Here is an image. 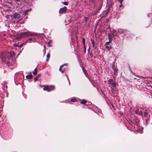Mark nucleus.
<instances>
[{
	"label": "nucleus",
	"instance_id": "nucleus-1",
	"mask_svg": "<svg viewBox=\"0 0 152 152\" xmlns=\"http://www.w3.org/2000/svg\"><path fill=\"white\" fill-rule=\"evenodd\" d=\"M13 52L2 53L1 54V58L3 61L6 63H9L10 60L15 55Z\"/></svg>",
	"mask_w": 152,
	"mask_h": 152
},
{
	"label": "nucleus",
	"instance_id": "nucleus-2",
	"mask_svg": "<svg viewBox=\"0 0 152 152\" xmlns=\"http://www.w3.org/2000/svg\"><path fill=\"white\" fill-rule=\"evenodd\" d=\"M54 86H53L46 85L44 86L43 88V90L45 91H50L54 90Z\"/></svg>",
	"mask_w": 152,
	"mask_h": 152
},
{
	"label": "nucleus",
	"instance_id": "nucleus-3",
	"mask_svg": "<svg viewBox=\"0 0 152 152\" xmlns=\"http://www.w3.org/2000/svg\"><path fill=\"white\" fill-rule=\"evenodd\" d=\"M108 83L109 84L111 85L112 87H116L117 85V83L114 82L113 80L111 79L109 80Z\"/></svg>",
	"mask_w": 152,
	"mask_h": 152
},
{
	"label": "nucleus",
	"instance_id": "nucleus-4",
	"mask_svg": "<svg viewBox=\"0 0 152 152\" xmlns=\"http://www.w3.org/2000/svg\"><path fill=\"white\" fill-rule=\"evenodd\" d=\"M20 38L23 37L25 36H30L29 31H27L25 32H22L20 33Z\"/></svg>",
	"mask_w": 152,
	"mask_h": 152
},
{
	"label": "nucleus",
	"instance_id": "nucleus-5",
	"mask_svg": "<svg viewBox=\"0 0 152 152\" xmlns=\"http://www.w3.org/2000/svg\"><path fill=\"white\" fill-rule=\"evenodd\" d=\"M67 9V7H64L63 8H61L59 11V13H62L65 12Z\"/></svg>",
	"mask_w": 152,
	"mask_h": 152
},
{
	"label": "nucleus",
	"instance_id": "nucleus-6",
	"mask_svg": "<svg viewBox=\"0 0 152 152\" xmlns=\"http://www.w3.org/2000/svg\"><path fill=\"white\" fill-rule=\"evenodd\" d=\"M20 17V15L19 14L17 13H15L14 14L13 18H17L18 19L20 20V19L19 18Z\"/></svg>",
	"mask_w": 152,
	"mask_h": 152
},
{
	"label": "nucleus",
	"instance_id": "nucleus-7",
	"mask_svg": "<svg viewBox=\"0 0 152 152\" xmlns=\"http://www.w3.org/2000/svg\"><path fill=\"white\" fill-rule=\"evenodd\" d=\"M26 77L27 79H31L32 78V75L31 72H29L28 74L26 76Z\"/></svg>",
	"mask_w": 152,
	"mask_h": 152
},
{
	"label": "nucleus",
	"instance_id": "nucleus-8",
	"mask_svg": "<svg viewBox=\"0 0 152 152\" xmlns=\"http://www.w3.org/2000/svg\"><path fill=\"white\" fill-rule=\"evenodd\" d=\"M66 65V64H64V65H63L61 66L60 67V68L59 69V70L61 71L62 73H63L64 72V69H63V65Z\"/></svg>",
	"mask_w": 152,
	"mask_h": 152
},
{
	"label": "nucleus",
	"instance_id": "nucleus-9",
	"mask_svg": "<svg viewBox=\"0 0 152 152\" xmlns=\"http://www.w3.org/2000/svg\"><path fill=\"white\" fill-rule=\"evenodd\" d=\"M113 36V34H112L110 33L108 34V37L109 39V40H111V39L112 38Z\"/></svg>",
	"mask_w": 152,
	"mask_h": 152
},
{
	"label": "nucleus",
	"instance_id": "nucleus-10",
	"mask_svg": "<svg viewBox=\"0 0 152 152\" xmlns=\"http://www.w3.org/2000/svg\"><path fill=\"white\" fill-rule=\"evenodd\" d=\"M87 102L84 99L81 100L80 103L81 104H86Z\"/></svg>",
	"mask_w": 152,
	"mask_h": 152
},
{
	"label": "nucleus",
	"instance_id": "nucleus-11",
	"mask_svg": "<svg viewBox=\"0 0 152 152\" xmlns=\"http://www.w3.org/2000/svg\"><path fill=\"white\" fill-rule=\"evenodd\" d=\"M41 75L40 74H38V75L36 77L34 78V81H36L37 80L38 78Z\"/></svg>",
	"mask_w": 152,
	"mask_h": 152
},
{
	"label": "nucleus",
	"instance_id": "nucleus-12",
	"mask_svg": "<svg viewBox=\"0 0 152 152\" xmlns=\"http://www.w3.org/2000/svg\"><path fill=\"white\" fill-rule=\"evenodd\" d=\"M105 46V48L107 49L108 50H110L111 48V46L110 45H104Z\"/></svg>",
	"mask_w": 152,
	"mask_h": 152
},
{
	"label": "nucleus",
	"instance_id": "nucleus-13",
	"mask_svg": "<svg viewBox=\"0 0 152 152\" xmlns=\"http://www.w3.org/2000/svg\"><path fill=\"white\" fill-rule=\"evenodd\" d=\"M37 69L36 68H35L34 69V71L33 72V74L34 75H36L37 74Z\"/></svg>",
	"mask_w": 152,
	"mask_h": 152
},
{
	"label": "nucleus",
	"instance_id": "nucleus-14",
	"mask_svg": "<svg viewBox=\"0 0 152 152\" xmlns=\"http://www.w3.org/2000/svg\"><path fill=\"white\" fill-rule=\"evenodd\" d=\"M50 56V54L49 53H48L47 55V59H46V61H48L49 58Z\"/></svg>",
	"mask_w": 152,
	"mask_h": 152
},
{
	"label": "nucleus",
	"instance_id": "nucleus-15",
	"mask_svg": "<svg viewBox=\"0 0 152 152\" xmlns=\"http://www.w3.org/2000/svg\"><path fill=\"white\" fill-rule=\"evenodd\" d=\"M111 42V40H109V42H107L105 43L104 45H109V44Z\"/></svg>",
	"mask_w": 152,
	"mask_h": 152
},
{
	"label": "nucleus",
	"instance_id": "nucleus-16",
	"mask_svg": "<svg viewBox=\"0 0 152 152\" xmlns=\"http://www.w3.org/2000/svg\"><path fill=\"white\" fill-rule=\"evenodd\" d=\"M31 10L30 9V10H27L26 11H25L24 12V13H23V15H26L27 14V13H28V12L29 11H30Z\"/></svg>",
	"mask_w": 152,
	"mask_h": 152
},
{
	"label": "nucleus",
	"instance_id": "nucleus-17",
	"mask_svg": "<svg viewBox=\"0 0 152 152\" xmlns=\"http://www.w3.org/2000/svg\"><path fill=\"white\" fill-rule=\"evenodd\" d=\"M29 34L30 35V36H33L34 35H35V34L34 33L30 32L29 31Z\"/></svg>",
	"mask_w": 152,
	"mask_h": 152
},
{
	"label": "nucleus",
	"instance_id": "nucleus-18",
	"mask_svg": "<svg viewBox=\"0 0 152 152\" xmlns=\"http://www.w3.org/2000/svg\"><path fill=\"white\" fill-rule=\"evenodd\" d=\"M142 130V129L141 128L140 129H138L137 130V132H139L140 133H142L141 131Z\"/></svg>",
	"mask_w": 152,
	"mask_h": 152
},
{
	"label": "nucleus",
	"instance_id": "nucleus-19",
	"mask_svg": "<svg viewBox=\"0 0 152 152\" xmlns=\"http://www.w3.org/2000/svg\"><path fill=\"white\" fill-rule=\"evenodd\" d=\"M71 101L73 102H75L76 101V100L75 98H73L71 100Z\"/></svg>",
	"mask_w": 152,
	"mask_h": 152
},
{
	"label": "nucleus",
	"instance_id": "nucleus-20",
	"mask_svg": "<svg viewBox=\"0 0 152 152\" xmlns=\"http://www.w3.org/2000/svg\"><path fill=\"white\" fill-rule=\"evenodd\" d=\"M83 72H84V74H85L86 76L88 78H89V77H88V74H87L86 72L85 71H83Z\"/></svg>",
	"mask_w": 152,
	"mask_h": 152
},
{
	"label": "nucleus",
	"instance_id": "nucleus-21",
	"mask_svg": "<svg viewBox=\"0 0 152 152\" xmlns=\"http://www.w3.org/2000/svg\"><path fill=\"white\" fill-rule=\"evenodd\" d=\"M142 112L141 110H140L139 111V112L137 114L139 115H142Z\"/></svg>",
	"mask_w": 152,
	"mask_h": 152
},
{
	"label": "nucleus",
	"instance_id": "nucleus-22",
	"mask_svg": "<svg viewBox=\"0 0 152 152\" xmlns=\"http://www.w3.org/2000/svg\"><path fill=\"white\" fill-rule=\"evenodd\" d=\"M139 110L138 109H137L135 111V113L137 114L139 112Z\"/></svg>",
	"mask_w": 152,
	"mask_h": 152
},
{
	"label": "nucleus",
	"instance_id": "nucleus-23",
	"mask_svg": "<svg viewBox=\"0 0 152 152\" xmlns=\"http://www.w3.org/2000/svg\"><path fill=\"white\" fill-rule=\"evenodd\" d=\"M111 91H112V92L113 93H114V92H115V90L114 88H113L112 87L111 88Z\"/></svg>",
	"mask_w": 152,
	"mask_h": 152
},
{
	"label": "nucleus",
	"instance_id": "nucleus-24",
	"mask_svg": "<svg viewBox=\"0 0 152 152\" xmlns=\"http://www.w3.org/2000/svg\"><path fill=\"white\" fill-rule=\"evenodd\" d=\"M144 114L145 116H146L148 115V113L146 112H144Z\"/></svg>",
	"mask_w": 152,
	"mask_h": 152
},
{
	"label": "nucleus",
	"instance_id": "nucleus-25",
	"mask_svg": "<svg viewBox=\"0 0 152 152\" xmlns=\"http://www.w3.org/2000/svg\"><path fill=\"white\" fill-rule=\"evenodd\" d=\"M63 3L65 5H68V3L66 2H64Z\"/></svg>",
	"mask_w": 152,
	"mask_h": 152
},
{
	"label": "nucleus",
	"instance_id": "nucleus-26",
	"mask_svg": "<svg viewBox=\"0 0 152 152\" xmlns=\"http://www.w3.org/2000/svg\"><path fill=\"white\" fill-rule=\"evenodd\" d=\"M48 45H49L50 46H51V45H50V44L51 43V41H49V42H48Z\"/></svg>",
	"mask_w": 152,
	"mask_h": 152
},
{
	"label": "nucleus",
	"instance_id": "nucleus-27",
	"mask_svg": "<svg viewBox=\"0 0 152 152\" xmlns=\"http://www.w3.org/2000/svg\"><path fill=\"white\" fill-rule=\"evenodd\" d=\"M118 0V1L120 2L121 4L122 3V1H123V0Z\"/></svg>",
	"mask_w": 152,
	"mask_h": 152
},
{
	"label": "nucleus",
	"instance_id": "nucleus-28",
	"mask_svg": "<svg viewBox=\"0 0 152 152\" xmlns=\"http://www.w3.org/2000/svg\"><path fill=\"white\" fill-rule=\"evenodd\" d=\"M83 44L84 45L85 44V39L84 38L83 39Z\"/></svg>",
	"mask_w": 152,
	"mask_h": 152
},
{
	"label": "nucleus",
	"instance_id": "nucleus-29",
	"mask_svg": "<svg viewBox=\"0 0 152 152\" xmlns=\"http://www.w3.org/2000/svg\"><path fill=\"white\" fill-rule=\"evenodd\" d=\"M23 43H22L21 45H20L19 46V47H21L23 46Z\"/></svg>",
	"mask_w": 152,
	"mask_h": 152
},
{
	"label": "nucleus",
	"instance_id": "nucleus-30",
	"mask_svg": "<svg viewBox=\"0 0 152 152\" xmlns=\"http://www.w3.org/2000/svg\"><path fill=\"white\" fill-rule=\"evenodd\" d=\"M33 40V38H30L28 39V41H31V40Z\"/></svg>",
	"mask_w": 152,
	"mask_h": 152
},
{
	"label": "nucleus",
	"instance_id": "nucleus-31",
	"mask_svg": "<svg viewBox=\"0 0 152 152\" xmlns=\"http://www.w3.org/2000/svg\"><path fill=\"white\" fill-rule=\"evenodd\" d=\"M32 40L33 41V42H36V40L34 39H33V40Z\"/></svg>",
	"mask_w": 152,
	"mask_h": 152
},
{
	"label": "nucleus",
	"instance_id": "nucleus-32",
	"mask_svg": "<svg viewBox=\"0 0 152 152\" xmlns=\"http://www.w3.org/2000/svg\"><path fill=\"white\" fill-rule=\"evenodd\" d=\"M122 3L119 6V7H122Z\"/></svg>",
	"mask_w": 152,
	"mask_h": 152
},
{
	"label": "nucleus",
	"instance_id": "nucleus-33",
	"mask_svg": "<svg viewBox=\"0 0 152 152\" xmlns=\"http://www.w3.org/2000/svg\"><path fill=\"white\" fill-rule=\"evenodd\" d=\"M120 30H121V31H122L123 32H124V30H122V29H121Z\"/></svg>",
	"mask_w": 152,
	"mask_h": 152
},
{
	"label": "nucleus",
	"instance_id": "nucleus-34",
	"mask_svg": "<svg viewBox=\"0 0 152 152\" xmlns=\"http://www.w3.org/2000/svg\"><path fill=\"white\" fill-rule=\"evenodd\" d=\"M44 48H45V45H44Z\"/></svg>",
	"mask_w": 152,
	"mask_h": 152
},
{
	"label": "nucleus",
	"instance_id": "nucleus-35",
	"mask_svg": "<svg viewBox=\"0 0 152 152\" xmlns=\"http://www.w3.org/2000/svg\"><path fill=\"white\" fill-rule=\"evenodd\" d=\"M119 31L120 32H121L120 31V30Z\"/></svg>",
	"mask_w": 152,
	"mask_h": 152
},
{
	"label": "nucleus",
	"instance_id": "nucleus-36",
	"mask_svg": "<svg viewBox=\"0 0 152 152\" xmlns=\"http://www.w3.org/2000/svg\"><path fill=\"white\" fill-rule=\"evenodd\" d=\"M69 85L70 84V82H69Z\"/></svg>",
	"mask_w": 152,
	"mask_h": 152
}]
</instances>
